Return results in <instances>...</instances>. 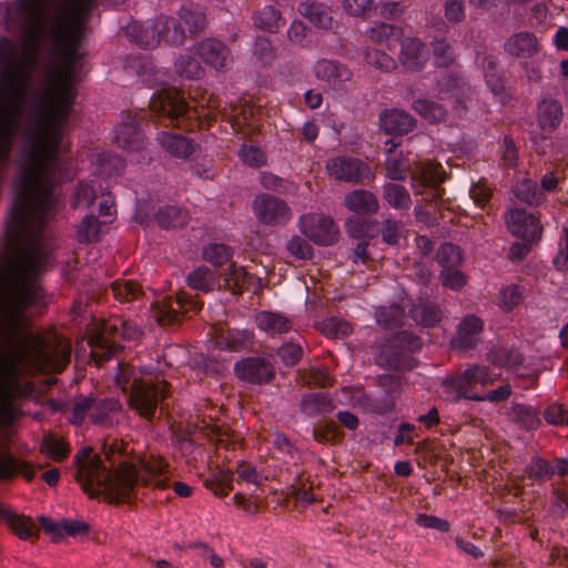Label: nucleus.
Returning a JSON list of instances; mask_svg holds the SVG:
<instances>
[{
    "mask_svg": "<svg viewBox=\"0 0 568 568\" xmlns=\"http://www.w3.org/2000/svg\"><path fill=\"white\" fill-rule=\"evenodd\" d=\"M53 0H14L0 6V23L22 33L28 57L18 44L0 38V165L10 156L20 122L29 72L44 53L55 71L27 99V118L20 152V175L0 252V280H42L50 253L34 241L55 213L54 186L68 178L63 131L75 103L74 65L80 59V31L61 10L48 14Z\"/></svg>",
    "mask_w": 568,
    "mask_h": 568,
    "instance_id": "nucleus-1",
    "label": "nucleus"
},
{
    "mask_svg": "<svg viewBox=\"0 0 568 568\" xmlns=\"http://www.w3.org/2000/svg\"><path fill=\"white\" fill-rule=\"evenodd\" d=\"M122 448L123 443L116 440L110 446L104 445L103 453L110 467L104 464L100 455L93 454L90 447H83L74 455L73 465L77 467L74 479L90 498H95L103 493L109 503L130 501L140 480L142 485L158 489L169 487L166 477L159 476L152 479L140 477L132 464L120 459L124 454Z\"/></svg>",
    "mask_w": 568,
    "mask_h": 568,
    "instance_id": "nucleus-2",
    "label": "nucleus"
},
{
    "mask_svg": "<svg viewBox=\"0 0 568 568\" xmlns=\"http://www.w3.org/2000/svg\"><path fill=\"white\" fill-rule=\"evenodd\" d=\"M115 384L129 395V405L138 414L152 420L159 404L169 393V384L159 377H138L129 365H119Z\"/></svg>",
    "mask_w": 568,
    "mask_h": 568,
    "instance_id": "nucleus-3",
    "label": "nucleus"
},
{
    "mask_svg": "<svg viewBox=\"0 0 568 568\" xmlns=\"http://www.w3.org/2000/svg\"><path fill=\"white\" fill-rule=\"evenodd\" d=\"M422 347L420 338L408 331H400L386 338L375 356L377 366L397 372H408L417 366L412 353Z\"/></svg>",
    "mask_w": 568,
    "mask_h": 568,
    "instance_id": "nucleus-4",
    "label": "nucleus"
},
{
    "mask_svg": "<svg viewBox=\"0 0 568 568\" xmlns=\"http://www.w3.org/2000/svg\"><path fill=\"white\" fill-rule=\"evenodd\" d=\"M493 382L487 366L474 364L462 374L445 379L442 386L447 400L457 403L464 398L477 402L481 399L480 394L476 392L477 386L484 387Z\"/></svg>",
    "mask_w": 568,
    "mask_h": 568,
    "instance_id": "nucleus-5",
    "label": "nucleus"
},
{
    "mask_svg": "<svg viewBox=\"0 0 568 568\" xmlns=\"http://www.w3.org/2000/svg\"><path fill=\"white\" fill-rule=\"evenodd\" d=\"M150 108L155 113L165 115L171 122H175V125L199 118L196 108L189 105L183 93L175 88L163 89L154 93L150 101Z\"/></svg>",
    "mask_w": 568,
    "mask_h": 568,
    "instance_id": "nucleus-6",
    "label": "nucleus"
},
{
    "mask_svg": "<svg viewBox=\"0 0 568 568\" xmlns=\"http://www.w3.org/2000/svg\"><path fill=\"white\" fill-rule=\"evenodd\" d=\"M252 211L258 224L266 227H283L293 219L288 203L274 194L260 193L252 201Z\"/></svg>",
    "mask_w": 568,
    "mask_h": 568,
    "instance_id": "nucleus-7",
    "label": "nucleus"
},
{
    "mask_svg": "<svg viewBox=\"0 0 568 568\" xmlns=\"http://www.w3.org/2000/svg\"><path fill=\"white\" fill-rule=\"evenodd\" d=\"M201 305L185 292L175 297L168 296L153 307V317L161 326L180 324L190 312L196 313Z\"/></svg>",
    "mask_w": 568,
    "mask_h": 568,
    "instance_id": "nucleus-8",
    "label": "nucleus"
},
{
    "mask_svg": "<svg viewBox=\"0 0 568 568\" xmlns=\"http://www.w3.org/2000/svg\"><path fill=\"white\" fill-rule=\"evenodd\" d=\"M301 233L320 246H329L338 240V226L329 215L322 213L303 214L298 220Z\"/></svg>",
    "mask_w": 568,
    "mask_h": 568,
    "instance_id": "nucleus-9",
    "label": "nucleus"
},
{
    "mask_svg": "<svg viewBox=\"0 0 568 568\" xmlns=\"http://www.w3.org/2000/svg\"><path fill=\"white\" fill-rule=\"evenodd\" d=\"M186 39V30L179 17L161 14L148 27L142 42L148 47H158L161 42L178 47L183 45Z\"/></svg>",
    "mask_w": 568,
    "mask_h": 568,
    "instance_id": "nucleus-10",
    "label": "nucleus"
},
{
    "mask_svg": "<svg viewBox=\"0 0 568 568\" xmlns=\"http://www.w3.org/2000/svg\"><path fill=\"white\" fill-rule=\"evenodd\" d=\"M326 168L335 180L347 183L364 184L374 179L369 165L358 158L336 156L328 161Z\"/></svg>",
    "mask_w": 568,
    "mask_h": 568,
    "instance_id": "nucleus-11",
    "label": "nucleus"
},
{
    "mask_svg": "<svg viewBox=\"0 0 568 568\" xmlns=\"http://www.w3.org/2000/svg\"><path fill=\"white\" fill-rule=\"evenodd\" d=\"M437 89L443 99H455L454 110L459 118L467 113V100L470 99L473 89L462 72L452 71L443 74L437 80Z\"/></svg>",
    "mask_w": 568,
    "mask_h": 568,
    "instance_id": "nucleus-12",
    "label": "nucleus"
},
{
    "mask_svg": "<svg viewBox=\"0 0 568 568\" xmlns=\"http://www.w3.org/2000/svg\"><path fill=\"white\" fill-rule=\"evenodd\" d=\"M505 222L509 232L524 242L532 243L541 237L542 226L539 217L525 209L514 207L508 210L505 213Z\"/></svg>",
    "mask_w": 568,
    "mask_h": 568,
    "instance_id": "nucleus-13",
    "label": "nucleus"
},
{
    "mask_svg": "<svg viewBox=\"0 0 568 568\" xmlns=\"http://www.w3.org/2000/svg\"><path fill=\"white\" fill-rule=\"evenodd\" d=\"M234 375L252 385L270 384L276 375L274 365L261 356L245 357L234 365Z\"/></svg>",
    "mask_w": 568,
    "mask_h": 568,
    "instance_id": "nucleus-14",
    "label": "nucleus"
},
{
    "mask_svg": "<svg viewBox=\"0 0 568 568\" xmlns=\"http://www.w3.org/2000/svg\"><path fill=\"white\" fill-rule=\"evenodd\" d=\"M139 113L122 112L121 122L114 128V143L125 151H139L143 148L144 136L140 129Z\"/></svg>",
    "mask_w": 568,
    "mask_h": 568,
    "instance_id": "nucleus-15",
    "label": "nucleus"
},
{
    "mask_svg": "<svg viewBox=\"0 0 568 568\" xmlns=\"http://www.w3.org/2000/svg\"><path fill=\"white\" fill-rule=\"evenodd\" d=\"M504 51L514 59H531L539 53L541 45L534 32L513 33L504 42Z\"/></svg>",
    "mask_w": 568,
    "mask_h": 568,
    "instance_id": "nucleus-16",
    "label": "nucleus"
},
{
    "mask_svg": "<svg viewBox=\"0 0 568 568\" xmlns=\"http://www.w3.org/2000/svg\"><path fill=\"white\" fill-rule=\"evenodd\" d=\"M564 120V109L559 100L542 98L537 102L536 121L541 131L555 132Z\"/></svg>",
    "mask_w": 568,
    "mask_h": 568,
    "instance_id": "nucleus-17",
    "label": "nucleus"
},
{
    "mask_svg": "<svg viewBox=\"0 0 568 568\" xmlns=\"http://www.w3.org/2000/svg\"><path fill=\"white\" fill-rule=\"evenodd\" d=\"M39 524L43 531L51 536L53 542H60L64 534L75 537L90 531V525L81 520L62 519L60 523H54L50 517L40 516Z\"/></svg>",
    "mask_w": 568,
    "mask_h": 568,
    "instance_id": "nucleus-18",
    "label": "nucleus"
},
{
    "mask_svg": "<svg viewBox=\"0 0 568 568\" xmlns=\"http://www.w3.org/2000/svg\"><path fill=\"white\" fill-rule=\"evenodd\" d=\"M416 123V119L402 109H386L379 114V125L388 135L408 134Z\"/></svg>",
    "mask_w": 568,
    "mask_h": 568,
    "instance_id": "nucleus-19",
    "label": "nucleus"
},
{
    "mask_svg": "<svg viewBox=\"0 0 568 568\" xmlns=\"http://www.w3.org/2000/svg\"><path fill=\"white\" fill-rule=\"evenodd\" d=\"M484 323L475 315H467L458 324L456 335L452 338V347L460 351L474 348L478 342V335L483 332Z\"/></svg>",
    "mask_w": 568,
    "mask_h": 568,
    "instance_id": "nucleus-20",
    "label": "nucleus"
},
{
    "mask_svg": "<svg viewBox=\"0 0 568 568\" xmlns=\"http://www.w3.org/2000/svg\"><path fill=\"white\" fill-rule=\"evenodd\" d=\"M314 72L318 80L327 82L333 88H342L353 77L345 64L328 59L318 60L314 65Z\"/></svg>",
    "mask_w": 568,
    "mask_h": 568,
    "instance_id": "nucleus-21",
    "label": "nucleus"
},
{
    "mask_svg": "<svg viewBox=\"0 0 568 568\" xmlns=\"http://www.w3.org/2000/svg\"><path fill=\"white\" fill-rule=\"evenodd\" d=\"M427 49L425 44L416 38H405L400 42L399 61L408 71H419L427 61Z\"/></svg>",
    "mask_w": 568,
    "mask_h": 568,
    "instance_id": "nucleus-22",
    "label": "nucleus"
},
{
    "mask_svg": "<svg viewBox=\"0 0 568 568\" xmlns=\"http://www.w3.org/2000/svg\"><path fill=\"white\" fill-rule=\"evenodd\" d=\"M344 205L359 216H372L379 210L376 195L364 189L348 192L344 197Z\"/></svg>",
    "mask_w": 568,
    "mask_h": 568,
    "instance_id": "nucleus-23",
    "label": "nucleus"
},
{
    "mask_svg": "<svg viewBox=\"0 0 568 568\" xmlns=\"http://www.w3.org/2000/svg\"><path fill=\"white\" fill-rule=\"evenodd\" d=\"M196 52L204 63L222 70L226 67L230 50L220 40L209 38L197 44Z\"/></svg>",
    "mask_w": 568,
    "mask_h": 568,
    "instance_id": "nucleus-24",
    "label": "nucleus"
},
{
    "mask_svg": "<svg viewBox=\"0 0 568 568\" xmlns=\"http://www.w3.org/2000/svg\"><path fill=\"white\" fill-rule=\"evenodd\" d=\"M161 146L172 156L187 159L199 145L191 139L178 133L160 132L156 136Z\"/></svg>",
    "mask_w": 568,
    "mask_h": 568,
    "instance_id": "nucleus-25",
    "label": "nucleus"
},
{
    "mask_svg": "<svg viewBox=\"0 0 568 568\" xmlns=\"http://www.w3.org/2000/svg\"><path fill=\"white\" fill-rule=\"evenodd\" d=\"M335 407L332 396L323 392L307 393L302 396L298 403L300 412L310 418L331 414Z\"/></svg>",
    "mask_w": 568,
    "mask_h": 568,
    "instance_id": "nucleus-26",
    "label": "nucleus"
},
{
    "mask_svg": "<svg viewBox=\"0 0 568 568\" xmlns=\"http://www.w3.org/2000/svg\"><path fill=\"white\" fill-rule=\"evenodd\" d=\"M223 287L233 294H241L243 291H248L253 287L257 282V277L246 272L243 266L230 263L223 274Z\"/></svg>",
    "mask_w": 568,
    "mask_h": 568,
    "instance_id": "nucleus-27",
    "label": "nucleus"
},
{
    "mask_svg": "<svg viewBox=\"0 0 568 568\" xmlns=\"http://www.w3.org/2000/svg\"><path fill=\"white\" fill-rule=\"evenodd\" d=\"M216 343L230 352L247 351L254 344V334L250 329L227 328L219 334Z\"/></svg>",
    "mask_w": 568,
    "mask_h": 568,
    "instance_id": "nucleus-28",
    "label": "nucleus"
},
{
    "mask_svg": "<svg viewBox=\"0 0 568 568\" xmlns=\"http://www.w3.org/2000/svg\"><path fill=\"white\" fill-rule=\"evenodd\" d=\"M257 327L268 335H281L288 333L293 328L291 318L283 314L263 311L255 316Z\"/></svg>",
    "mask_w": 568,
    "mask_h": 568,
    "instance_id": "nucleus-29",
    "label": "nucleus"
},
{
    "mask_svg": "<svg viewBox=\"0 0 568 568\" xmlns=\"http://www.w3.org/2000/svg\"><path fill=\"white\" fill-rule=\"evenodd\" d=\"M355 403L362 412L372 415H386L395 408L393 397L387 394L374 396L372 394L362 393L356 396Z\"/></svg>",
    "mask_w": 568,
    "mask_h": 568,
    "instance_id": "nucleus-30",
    "label": "nucleus"
},
{
    "mask_svg": "<svg viewBox=\"0 0 568 568\" xmlns=\"http://www.w3.org/2000/svg\"><path fill=\"white\" fill-rule=\"evenodd\" d=\"M178 17L186 30L187 38H196L205 30L206 14L199 7L193 4L182 6Z\"/></svg>",
    "mask_w": 568,
    "mask_h": 568,
    "instance_id": "nucleus-31",
    "label": "nucleus"
},
{
    "mask_svg": "<svg viewBox=\"0 0 568 568\" xmlns=\"http://www.w3.org/2000/svg\"><path fill=\"white\" fill-rule=\"evenodd\" d=\"M414 322L424 327H434L442 321V310L430 301L419 300L409 308Z\"/></svg>",
    "mask_w": 568,
    "mask_h": 568,
    "instance_id": "nucleus-32",
    "label": "nucleus"
},
{
    "mask_svg": "<svg viewBox=\"0 0 568 568\" xmlns=\"http://www.w3.org/2000/svg\"><path fill=\"white\" fill-rule=\"evenodd\" d=\"M345 230L349 237L361 241L374 239L378 233V222L366 216L354 215L346 220Z\"/></svg>",
    "mask_w": 568,
    "mask_h": 568,
    "instance_id": "nucleus-33",
    "label": "nucleus"
},
{
    "mask_svg": "<svg viewBox=\"0 0 568 568\" xmlns=\"http://www.w3.org/2000/svg\"><path fill=\"white\" fill-rule=\"evenodd\" d=\"M366 38L376 44H385L389 50L402 38V29L386 22L374 23L365 32Z\"/></svg>",
    "mask_w": 568,
    "mask_h": 568,
    "instance_id": "nucleus-34",
    "label": "nucleus"
},
{
    "mask_svg": "<svg viewBox=\"0 0 568 568\" xmlns=\"http://www.w3.org/2000/svg\"><path fill=\"white\" fill-rule=\"evenodd\" d=\"M517 201L528 206H538L546 201V195L531 179H523L513 189Z\"/></svg>",
    "mask_w": 568,
    "mask_h": 568,
    "instance_id": "nucleus-35",
    "label": "nucleus"
},
{
    "mask_svg": "<svg viewBox=\"0 0 568 568\" xmlns=\"http://www.w3.org/2000/svg\"><path fill=\"white\" fill-rule=\"evenodd\" d=\"M121 409L122 405L118 399L104 398L98 403L95 402L89 418L94 425L110 427L113 425L111 413H118Z\"/></svg>",
    "mask_w": 568,
    "mask_h": 568,
    "instance_id": "nucleus-36",
    "label": "nucleus"
},
{
    "mask_svg": "<svg viewBox=\"0 0 568 568\" xmlns=\"http://www.w3.org/2000/svg\"><path fill=\"white\" fill-rule=\"evenodd\" d=\"M154 220L162 229H181L187 224L189 213L180 207L166 205L159 209Z\"/></svg>",
    "mask_w": 568,
    "mask_h": 568,
    "instance_id": "nucleus-37",
    "label": "nucleus"
},
{
    "mask_svg": "<svg viewBox=\"0 0 568 568\" xmlns=\"http://www.w3.org/2000/svg\"><path fill=\"white\" fill-rule=\"evenodd\" d=\"M412 108L430 123H440L448 119V111L444 104L429 99H417L413 102Z\"/></svg>",
    "mask_w": 568,
    "mask_h": 568,
    "instance_id": "nucleus-38",
    "label": "nucleus"
},
{
    "mask_svg": "<svg viewBox=\"0 0 568 568\" xmlns=\"http://www.w3.org/2000/svg\"><path fill=\"white\" fill-rule=\"evenodd\" d=\"M254 24L271 33L278 32L284 24L280 10L274 6H265L253 13Z\"/></svg>",
    "mask_w": 568,
    "mask_h": 568,
    "instance_id": "nucleus-39",
    "label": "nucleus"
},
{
    "mask_svg": "<svg viewBox=\"0 0 568 568\" xmlns=\"http://www.w3.org/2000/svg\"><path fill=\"white\" fill-rule=\"evenodd\" d=\"M313 438L320 444H341L344 440L345 433L333 419H325L313 428Z\"/></svg>",
    "mask_w": 568,
    "mask_h": 568,
    "instance_id": "nucleus-40",
    "label": "nucleus"
},
{
    "mask_svg": "<svg viewBox=\"0 0 568 568\" xmlns=\"http://www.w3.org/2000/svg\"><path fill=\"white\" fill-rule=\"evenodd\" d=\"M382 196L395 210H406L412 203L407 189L396 183H386L383 186Z\"/></svg>",
    "mask_w": 568,
    "mask_h": 568,
    "instance_id": "nucleus-41",
    "label": "nucleus"
},
{
    "mask_svg": "<svg viewBox=\"0 0 568 568\" xmlns=\"http://www.w3.org/2000/svg\"><path fill=\"white\" fill-rule=\"evenodd\" d=\"M487 359L499 367L516 368L523 365L524 358L519 352L514 348L495 347L487 353Z\"/></svg>",
    "mask_w": 568,
    "mask_h": 568,
    "instance_id": "nucleus-42",
    "label": "nucleus"
},
{
    "mask_svg": "<svg viewBox=\"0 0 568 568\" xmlns=\"http://www.w3.org/2000/svg\"><path fill=\"white\" fill-rule=\"evenodd\" d=\"M186 282L191 288L209 293L214 290L217 280L212 270L200 266L187 275Z\"/></svg>",
    "mask_w": 568,
    "mask_h": 568,
    "instance_id": "nucleus-43",
    "label": "nucleus"
},
{
    "mask_svg": "<svg viewBox=\"0 0 568 568\" xmlns=\"http://www.w3.org/2000/svg\"><path fill=\"white\" fill-rule=\"evenodd\" d=\"M377 323L385 329H393L402 326L405 316L404 308L397 304L378 307L376 313Z\"/></svg>",
    "mask_w": 568,
    "mask_h": 568,
    "instance_id": "nucleus-44",
    "label": "nucleus"
},
{
    "mask_svg": "<svg viewBox=\"0 0 568 568\" xmlns=\"http://www.w3.org/2000/svg\"><path fill=\"white\" fill-rule=\"evenodd\" d=\"M174 71L178 75L189 80L200 79L204 74V69L197 59L189 54H182L175 60Z\"/></svg>",
    "mask_w": 568,
    "mask_h": 568,
    "instance_id": "nucleus-45",
    "label": "nucleus"
},
{
    "mask_svg": "<svg viewBox=\"0 0 568 568\" xmlns=\"http://www.w3.org/2000/svg\"><path fill=\"white\" fill-rule=\"evenodd\" d=\"M525 474L535 481L545 483L554 476L555 468L547 459L534 456L525 467Z\"/></svg>",
    "mask_w": 568,
    "mask_h": 568,
    "instance_id": "nucleus-46",
    "label": "nucleus"
},
{
    "mask_svg": "<svg viewBox=\"0 0 568 568\" xmlns=\"http://www.w3.org/2000/svg\"><path fill=\"white\" fill-rule=\"evenodd\" d=\"M112 222L111 219L100 222L94 215L83 217L78 226L77 240L79 243H91L99 239L101 224Z\"/></svg>",
    "mask_w": 568,
    "mask_h": 568,
    "instance_id": "nucleus-47",
    "label": "nucleus"
},
{
    "mask_svg": "<svg viewBox=\"0 0 568 568\" xmlns=\"http://www.w3.org/2000/svg\"><path fill=\"white\" fill-rule=\"evenodd\" d=\"M113 296L119 302H132L138 300L142 294V287L134 281L118 280L111 284Z\"/></svg>",
    "mask_w": 568,
    "mask_h": 568,
    "instance_id": "nucleus-48",
    "label": "nucleus"
},
{
    "mask_svg": "<svg viewBox=\"0 0 568 568\" xmlns=\"http://www.w3.org/2000/svg\"><path fill=\"white\" fill-rule=\"evenodd\" d=\"M437 263L442 270L462 266L463 253L459 246L453 243H443L436 253Z\"/></svg>",
    "mask_w": 568,
    "mask_h": 568,
    "instance_id": "nucleus-49",
    "label": "nucleus"
},
{
    "mask_svg": "<svg viewBox=\"0 0 568 568\" xmlns=\"http://www.w3.org/2000/svg\"><path fill=\"white\" fill-rule=\"evenodd\" d=\"M432 45L434 62L437 67L446 69L455 63V50L446 39H435Z\"/></svg>",
    "mask_w": 568,
    "mask_h": 568,
    "instance_id": "nucleus-50",
    "label": "nucleus"
},
{
    "mask_svg": "<svg viewBox=\"0 0 568 568\" xmlns=\"http://www.w3.org/2000/svg\"><path fill=\"white\" fill-rule=\"evenodd\" d=\"M412 187L415 193H423L422 187L436 186L440 184V180L436 171L430 168H416L410 173Z\"/></svg>",
    "mask_w": 568,
    "mask_h": 568,
    "instance_id": "nucleus-51",
    "label": "nucleus"
},
{
    "mask_svg": "<svg viewBox=\"0 0 568 568\" xmlns=\"http://www.w3.org/2000/svg\"><path fill=\"white\" fill-rule=\"evenodd\" d=\"M202 256L214 266H222L232 258L233 250L225 244L211 243L203 247Z\"/></svg>",
    "mask_w": 568,
    "mask_h": 568,
    "instance_id": "nucleus-52",
    "label": "nucleus"
},
{
    "mask_svg": "<svg viewBox=\"0 0 568 568\" xmlns=\"http://www.w3.org/2000/svg\"><path fill=\"white\" fill-rule=\"evenodd\" d=\"M318 327L321 333L329 338H344L352 334L349 323L338 317L326 318L320 323Z\"/></svg>",
    "mask_w": 568,
    "mask_h": 568,
    "instance_id": "nucleus-53",
    "label": "nucleus"
},
{
    "mask_svg": "<svg viewBox=\"0 0 568 568\" xmlns=\"http://www.w3.org/2000/svg\"><path fill=\"white\" fill-rule=\"evenodd\" d=\"M41 449L55 462L65 459L70 454L69 445L63 439L54 436H45L42 439Z\"/></svg>",
    "mask_w": 568,
    "mask_h": 568,
    "instance_id": "nucleus-54",
    "label": "nucleus"
},
{
    "mask_svg": "<svg viewBox=\"0 0 568 568\" xmlns=\"http://www.w3.org/2000/svg\"><path fill=\"white\" fill-rule=\"evenodd\" d=\"M233 471L224 469L217 471L214 477L204 481L206 488L212 490L217 496H226L232 489Z\"/></svg>",
    "mask_w": 568,
    "mask_h": 568,
    "instance_id": "nucleus-55",
    "label": "nucleus"
},
{
    "mask_svg": "<svg viewBox=\"0 0 568 568\" xmlns=\"http://www.w3.org/2000/svg\"><path fill=\"white\" fill-rule=\"evenodd\" d=\"M364 59L367 64L384 72H390L397 67L396 60L393 57L373 48L364 50Z\"/></svg>",
    "mask_w": 568,
    "mask_h": 568,
    "instance_id": "nucleus-56",
    "label": "nucleus"
},
{
    "mask_svg": "<svg viewBox=\"0 0 568 568\" xmlns=\"http://www.w3.org/2000/svg\"><path fill=\"white\" fill-rule=\"evenodd\" d=\"M514 414L517 422L527 430L537 429L541 425L539 412L532 406L518 404L514 407Z\"/></svg>",
    "mask_w": 568,
    "mask_h": 568,
    "instance_id": "nucleus-57",
    "label": "nucleus"
},
{
    "mask_svg": "<svg viewBox=\"0 0 568 568\" xmlns=\"http://www.w3.org/2000/svg\"><path fill=\"white\" fill-rule=\"evenodd\" d=\"M300 12L307 17L311 22L320 28L328 29L332 27V17L320 4L302 3L300 7Z\"/></svg>",
    "mask_w": 568,
    "mask_h": 568,
    "instance_id": "nucleus-58",
    "label": "nucleus"
},
{
    "mask_svg": "<svg viewBox=\"0 0 568 568\" xmlns=\"http://www.w3.org/2000/svg\"><path fill=\"white\" fill-rule=\"evenodd\" d=\"M301 379L304 385L312 387H329L334 383V377L324 368H312L310 371L300 372Z\"/></svg>",
    "mask_w": 568,
    "mask_h": 568,
    "instance_id": "nucleus-59",
    "label": "nucleus"
},
{
    "mask_svg": "<svg viewBox=\"0 0 568 568\" xmlns=\"http://www.w3.org/2000/svg\"><path fill=\"white\" fill-rule=\"evenodd\" d=\"M303 354V347L300 344L293 342L284 343L277 348V356L286 367H293L297 365L301 362Z\"/></svg>",
    "mask_w": 568,
    "mask_h": 568,
    "instance_id": "nucleus-60",
    "label": "nucleus"
},
{
    "mask_svg": "<svg viewBox=\"0 0 568 568\" xmlns=\"http://www.w3.org/2000/svg\"><path fill=\"white\" fill-rule=\"evenodd\" d=\"M95 404V398L92 396H81L74 399L71 408V416L69 420L74 425H80L84 420L88 413Z\"/></svg>",
    "mask_w": 568,
    "mask_h": 568,
    "instance_id": "nucleus-61",
    "label": "nucleus"
},
{
    "mask_svg": "<svg viewBox=\"0 0 568 568\" xmlns=\"http://www.w3.org/2000/svg\"><path fill=\"white\" fill-rule=\"evenodd\" d=\"M400 229V222L392 219H386L382 222L381 227H378V233H381L384 243L392 246H396L399 244L402 239Z\"/></svg>",
    "mask_w": 568,
    "mask_h": 568,
    "instance_id": "nucleus-62",
    "label": "nucleus"
},
{
    "mask_svg": "<svg viewBox=\"0 0 568 568\" xmlns=\"http://www.w3.org/2000/svg\"><path fill=\"white\" fill-rule=\"evenodd\" d=\"M377 386L382 388V394H387L395 400L403 390V379L394 374H382L377 377Z\"/></svg>",
    "mask_w": 568,
    "mask_h": 568,
    "instance_id": "nucleus-63",
    "label": "nucleus"
},
{
    "mask_svg": "<svg viewBox=\"0 0 568 568\" xmlns=\"http://www.w3.org/2000/svg\"><path fill=\"white\" fill-rule=\"evenodd\" d=\"M286 248L292 256L297 260H310L313 256V248L306 240L298 235L292 236L287 243Z\"/></svg>",
    "mask_w": 568,
    "mask_h": 568,
    "instance_id": "nucleus-64",
    "label": "nucleus"
}]
</instances>
